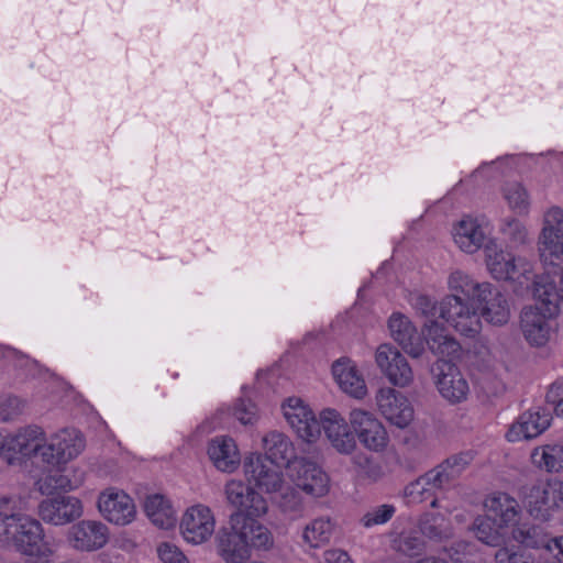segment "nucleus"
Wrapping results in <instances>:
<instances>
[{"label":"nucleus","instance_id":"nucleus-1","mask_svg":"<svg viewBox=\"0 0 563 563\" xmlns=\"http://www.w3.org/2000/svg\"><path fill=\"white\" fill-rule=\"evenodd\" d=\"M229 525L216 536L218 553L227 563H243L251 556L252 548L268 550L274 544L269 529L242 512L232 514Z\"/></svg>","mask_w":563,"mask_h":563},{"label":"nucleus","instance_id":"nucleus-2","mask_svg":"<svg viewBox=\"0 0 563 563\" xmlns=\"http://www.w3.org/2000/svg\"><path fill=\"white\" fill-rule=\"evenodd\" d=\"M0 542L13 545L21 554L38 560L52 558L59 547V541L46 534L38 520L24 514L16 519L0 521Z\"/></svg>","mask_w":563,"mask_h":563},{"label":"nucleus","instance_id":"nucleus-3","mask_svg":"<svg viewBox=\"0 0 563 563\" xmlns=\"http://www.w3.org/2000/svg\"><path fill=\"white\" fill-rule=\"evenodd\" d=\"M472 456L459 453L410 482L404 490L409 504H422L433 497L437 492L448 489L466 470Z\"/></svg>","mask_w":563,"mask_h":563},{"label":"nucleus","instance_id":"nucleus-4","mask_svg":"<svg viewBox=\"0 0 563 563\" xmlns=\"http://www.w3.org/2000/svg\"><path fill=\"white\" fill-rule=\"evenodd\" d=\"M474 301L461 296H445L439 303V317L465 336H475L481 331V319Z\"/></svg>","mask_w":563,"mask_h":563},{"label":"nucleus","instance_id":"nucleus-5","mask_svg":"<svg viewBox=\"0 0 563 563\" xmlns=\"http://www.w3.org/2000/svg\"><path fill=\"white\" fill-rule=\"evenodd\" d=\"M526 505L533 518L551 519L554 512L563 510V482L553 479L533 485L526 494Z\"/></svg>","mask_w":563,"mask_h":563},{"label":"nucleus","instance_id":"nucleus-6","mask_svg":"<svg viewBox=\"0 0 563 563\" xmlns=\"http://www.w3.org/2000/svg\"><path fill=\"white\" fill-rule=\"evenodd\" d=\"M85 449V440L76 429H63L42 448V462L58 467L78 456Z\"/></svg>","mask_w":563,"mask_h":563},{"label":"nucleus","instance_id":"nucleus-7","mask_svg":"<svg viewBox=\"0 0 563 563\" xmlns=\"http://www.w3.org/2000/svg\"><path fill=\"white\" fill-rule=\"evenodd\" d=\"M244 473L250 485L272 494L283 489L284 477L280 464L262 454H251L244 461Z\"/></svg>","mask_w":563,"mask_h":563},{"label":"nucleus","instance_id":"nucleus-8","mask_svg":"<svg viewBox=\"0 0 563 563\" xmlns=\"http://www.w3.org/2000/svg\"><path fill=\"white\" fill-rule=\"evenodd\" d=\"M434 371L437 388L445 400L455 405L467 399L468 383L455 364L441 360L435 363Z\"/></svg>","mask_w":563,"mask_h":563},{"label":"nucleus","instance_id":"nucleus-9","mask_svg":"<svg viewBox=\"0 0 563 563\" xmlns=\"http://www.w3.org/2000/svg\"><path fill=\"white\" fill-rule=\"evenodd\" d=\"M40 518L53 526H64L82 515V504L74 496L56 495L43 499L37 507Z\"/></svg>","mask_w":563,"mask_h":563},{"label":"nucleus","instance_id":"nucleus-10","mask_svg":"<svg viewBox=\"0 0 563 563\" xmlns=\"http://www.w3.org/2000/svg\"><path fill=\"white\" fill-rule=\"evenodd\" d=\"M350 422L360 442L366 449L378 452L386 448L388 443L387 431L373 413L354 409L350 413Z\"/></svg>","mask_w":563,"mask_h":563},{"label":"nucleus","instance_id":"nucleus-11","mask_svg":"<svg viewBox=\"0 0 563 563\" xmlns=\"http://www.w3.org/2000/svg\"><path fill=\"white\" fill-rule=\"evenodd\" d=\"M380 415L393 426L405 429L413 420V408L406 396L391 387L380 388L376 395Z\"/></svg>","mask_w":563,"mask_h":563},{"label":"nucleus","instance_id":"nucleus-12","mask_svg":"<svg viewBox=\"0 0 563 563\" xmlns=\"http://www.w3.org/2000/svg\"><path fill=\"white\" fill-rule=\"evenodd\" d=\"M284 417L299 438L312 442L320 435V420L300 398L291 397L283 405Z\"/></svg>","mask_w":563,"mask_h":563},{"label":"nucleus","instance_id":"nucleus-13","mask_svg":"<svg viewBox=\"0 0 563 563\" xmlns=\"http://www.w3.org/2000/svg\"><path fill=\"white\" fill-rule=\"evenodd\" d=\"M224 493L228 503L236 508L235 512H242L253 519L267 512L268 506L265 498L241 481H230L225 485Z\"/></svg>","mask_w":563,"mask_h":563},{"label":"nucleus","instance_id":"nucleus-14","mask_svg":"<svg viewBox=\"0 0 563 563\" xmlns=\"http://www.w3.org/2000/svg\"><path fill=\"white\" fill-rule=\"evenodd\" d=\"M109 540L107 526L96 520H81L70 527L68 541L78 551L92 552L103 548Z\"/></svg>","mask_w":563,"mask_h":563},{"label":"nucleus","instance_id":"nucleus-15","mask_svg":"<svg viewBox=\"0 0 563 563\" xmlns=\"http://www.w3.org/2000/svg\"><path fill=\"white\" fill-rule=\"evenodd\" d=\"M180 529L186 541L192 544L203 543L214 531L211 510L202 505L192 506L184 514Z\"/></svg>","mask_w":563,"mask_h":563},{"label":"nucleus","instance_id":"nucleus-16","mask_svg":"<svg viewBox=\"0 0 563 563\" xmlns=\"http://www.w3.org/2000/svg\"><path fill=\"white\" fill-rule=\"evenodd\" d=\"M556 313H549L539 306L523 308L520 317L521 331L525 339L533 346H543L550 339L552 327L551 318Z\"/></svg>","mask_w":563,"mask_h":563},{"label":"nucleus","instance_id":"nucleus-17","mask_svg":"<svg viewBox=\"0 0 563 563\" xmlns=\"http://www.w3.org/2000/svg\"><path fill=\"white\" fill-rule=\"evenodd\" d=\"M552 415L549 409L537 407L522 412L508 430V441L530 440L542 434L550 426Z\"/></svg>","mask_w":563,"mask_h":563},{"label":"nucleus","instance_id":"nucleus-18","mask_svg":"<svg viewBox=\"0 0 563 563\" xmlns=\"http://www.w3.org/2000/svg\"><path fill=\"white\" fill-rule=\"evenodd\" d=\"M98 508L108 521L118 526L130 523L136 514L132 498L115 489H108L99 496Z\"/></svg>","mask_w":563,"mask_h":563},{"label":"nucleus","instance_id":"nucleus-19","mask_svg":"<svg viewBox=\"0 0 563 563\" xmlns=\"http://www.w3.org/2000/svg\"><path fill=\"white\" fill-rule=\"evenodd\" d=\"M390 335L401 349L413 358L424 352L426 339L421 336L411 320L402 313H393L388 320Z\"/></svg>","mask_w":563,"mask_h":563},{"label":"nucleus","instance_id":"nucleus-20","mask_svg":"<svg viewBox=\"0 0 563 563\" xmlns=\"http://www.w3.org/2000/svg\"><path fill=\"white\" fill-rule=\"evenodd\" d=\"M321 428L338 452L349 454L355 449L356 441L354 434L338 411L333 409L323 410L320 415Z\"/></svg>","mask_w":563,"mask_h":563},{"label":"nucleus","instance_id":"nucleus-21","mask_svg":"<svg viewBox=\"0 0 563 563\" xmlns=\"http://www.w3.org/2000/svg\"><path fill=\"white\" fill-rule=\"evenodd\" d=\"M292 479L298 488L313 497L324 496L329 490V477L316 463L300 460L294 465Z\"/></svg>","mask_w":563,"mask_h":563},{"label":"nucleus","instance_id":"nucleus-22","mask_svg":"<svg viewBox=\"0 0 563 563\" xmlns=\"http://www.w3.org/2000/svg\"><path fill=\"white\" fill-rule=\"evenodd\" d=\"M483 505L485 514L495 520L498 527L507 528L520 518V505L507 493H493L485 498Z\"/></svg>","mask_w":563,"mask_h":563},{"label":"nucleus","instance_id":"nucleus-23","mask_svg":"<svg viewBox=\"0 0 563 563\" xmlns=\"http://www.w3.org/2000/svg\"><path fill=\"white\" fill-rule=\"evenodd\" d=\"M487 227L477 219L465 217L454 227L453 238L455 244L465 253L473 254L485 246L488 240Z\"/></svg>","mask_w":563,"mask_h":563},{"label":"nucleus","instance_id":"nucleus-24","mask_svg":"<svg viewBox=\"0 0 563 563\" xmlns=\"http://www.w3.org/2000/svg\"><path fill=\"white\" fill-rule=\"evenodd\" d=\"M8 453H20L24 456H40L45 444V433L37 426H29L13 434H7Z\"/></svg>","mask_w":563,"mask_h":563},{"label":"nucleus","instance_id":"nucleus-25","mask_svg":"<svg viewBox=\"0 0 563 563\" xmlns=\"http://www.w3.org/2000/svg\"><path fill=\"white\" fill-rule=\"evenodd\" d=\"M332 374L340 388L347 395L362 399L367 394L364 378L356 366L349 358H341L333 363Z\"/></svg>","mask_w":563,"mask_h":563},{"label":"nucleus","instance_id":"nucleus-26","mask_svg":"<svg viewBox=\"0 0 563 563\" xmlns=\"http://www.w3.org/2000/svg\"><path fill=\"white\" fill-rule=\"evenodd\" d=\"M208 455L221 472L232 473L240 465V453L233 439L217 437L209 442Z\"/></svg>","mask_w":563,"mask_h":563},{"label":"nucleus","instance_id":"nucleus-27","mask_svg":"<svg viewBox=\"0 0 563 563\" xmlns=\"http://www.w3.org/2000/svg\"><path fill=\"white\" fill-rule=\"evenodd\" d=\"M423 333L429 349L441 357H455L460 354L461 345L445 333V328L437 320L423 323Z\"/></svg>","mask_w":563,"mask_h":563},{"label":"nucleus","instance_id":"nucleus-28","mask_svg":"<svg viewBox=\"0 0 563 563\" xmlns=\"http://www.w3.org/2000/svg\"><path fill=\"white\" fill-rule=\"evenodd\" d=\"M533 297L537 300L536 306L548 310L549 313H558L559 303L562 302L561 288L551 272L536 277Z\"/></svg>","mask_w":563,"mask_h":563},{"label":"nucleus","instance_id":"nucleus-29","mask_svg":"<svg viewBox=\"0 0 563 563\" xmlns=\"http://www.w3.org/2000/svg\"><path fill=\"white\" fill-rule=\"evenodd\" d=\"M448 286L451 290L449 296H461L465 300L477 301V299H485V296L489 295L488 283L479 284L460 269L451 273Z\"/></svg>","mask_w":563,"mask_h":563},{"label":"nucleus","instance_id":"nucleus-30","mask_svg":"<svg viewBox=\"0 0 563 563\" xmlns=\"http://www.w3.org/2000/svg\"><path fill=\"white\" fill-rule=\"evenodd\" d=\"M482 307V316L486 321L495 325L508 322L510 309L505 296L489 284V295L485 299H477Z\"/></svg>","mask_w":563,"mask_h":563},{"label":"nucleus","instance_id":"nucleus-31","mask_svg":"<svg viewBox=\"0 0 563 563\" xmlns=\"http://www.w3.org/2000/svg\"><path fill=\"white\" fill-rule=\"evenodd\" d=\"M263 444L265 449V455H263V457H267L277 464L287 465L296 456L294 444L290 439L282 432H268L263 438Z\"/></svg>","mask_w":563,"mask_h":563},{"label":"nucleus","instance_id":"nucleus-32","mask_svg":"<svg viewBox=\"0 0 563 563\" xmlns=\"http://www.w3.org/2000/svg\"><path fill=\"white\" fill-rule=\"evenodd\" d=\"M532 464L547 473L563 472V444L548 443L537 446L531 452Z\"/></svg>","mask_w":563,"mask_h":563},{"label":"nucleus","instance_id":"nucleus-33","mask_svg":"<svg viewBox=\"0 0 563 563\" xmlns=\"http://www.w3.org/2000/svg\"><path fill=\"white\" fill-rule=\"evenodd\" d=\"M335 530V522L330 516L312 519L302 530V541L310 548L328 544Z\"/></svg>","mask_w":563,"mask_h":563},{"label":"nucleus","instance_id":"nucleus-34","mask_svg":"<svg viewBox=\"0 0 563 563\" xmlns=\"http://www.w3.org/2000/svg\"><path fill=\"white\" fill-rule=\"evenodd\" d=\"M538 251L545 266H560L563 262V234L541 230L538 238Z\"/></svg>","mask_w":563,"mask_h":563},{"label":"nucleus","instance_id":"nucleus-35","mask_svg":"<svg viewBox=\"0 0 563 563\" xmlns=\"http://www.w3.org/2000/svg\"><path fill=\"white\" fill-rule=\"evenodd\" d=\"M144 510L151 521L162 529H169L176 523L175 510L162 495L148 496L144 503Z\"/></svg>","mask_w":563,"mask_h":563},{"label":"nucleus","instance_id":"nucleus-36","mask_svg":"<svg viewBox=\"0 0 563 563\" xmlns=\"http://www.w3.org/2000/svg\"><path fill=\"white\" fill-rule=\"evenodd\" d=\"M84 483L82 473H51L37 481L38 490L42 494L51 495L56 490H73Z\"/></svg>","mask_w":563,"mask_h":563},{"label":"nucleus","instance_id":"nucleus-37","mask_svg":"<svg viewBox=\"0 0 563 563\" xmlns=\"http://www.w3.org/2000/svg\"><path fill=\"white\" fill-rule=\"evenodd\" d=\"M472 529L477 540L489 547H500L505 541V528L498 527L486 514L474 520Z\"/></svg>","mask_w":563,"mask_h":563},{"label":"nucleus","instance_id":"nucleus-38","mask_svg":"<svg viewBox=\"0 0 563 563\" xmlns=\"http://www.w3.org/2000/svg\"><path fill=\"white\" fill-rule=\"evenodd\" d=\"M511 538L525 548L544 549L549 534L539 526L522 523L514 527Z\"/></svg>","mask_w":563,"mask_h":563},{"label":"nucleus","instance_id":"nucleus-39","mask_svg":"<svg viewBox=\"0 0 563 563\" xmlns=\"http://www.w3.org/2000/svg\"><path fill=\"white\" fill-rule=\"evenodd\" d=\"M421 533L434 541H442L452 536L449 520L441 514H424L419 522Z\"/></svg>","mask_w":563,"mask_h":563},{"label":"nucleus","instance_id":"nucleus-40","mask_svg":"<svg viewBox=\"0 0 563 563\" xmlns=\"http://www.w3.org/2000/svg\"><path fill=\"white\" fill-rule=\"evenodd\" d=\"M395 356L396 362L394 365L387 366L385 376L394 386L407 387L413 380V371L401 353Z\"/></svg>","mask_w":563,"mask_h":563},{"label":"nucleus","instance_id":"nucleus-41","mask_svg":"<svg viewBox=\"0 0 563 563\" xmlns=\"http://www.w3.org/2000/svg\"><path fill=\"white\" fill-rule=\"evenodd\" d=\"M510 253L503 251L495 252L494 254H487V267L494 278L499 280H510L511 273H514V266L511 263Z\"/></svg>","mask_w":563,"mask_h":563},{"label":"nucleus","instance_id":"nucleus-42","mask_svg":"<svg viewBox=\"0 0 563 563\" xmlns=\"http://www.w3.org/2000/svg\"><path fill=\"white\" fill-rule=\"evenodd\" d=\"M500 232L512 246H521L530 242L526 224L516 218L504 219Z\"/></svg>","mask_w":563,"mask_h":563},{"label":"nucleus","instance_id":"nucleus-43","mask_svg":"<svg viewBox=\"0 0 563 563\" xmlns=\"http://www.w3.org/2000/svg\"><path fill=\"white\" fill-rule=\"evenodd\" d=\"M423 548V540L412 532H401L391 539V549L408 556L420 554Z\"/></svg>","mask_w":563,"mask_h":563},{"label":"nucleus","instance_id":"nucleus-44","mask_svg":"<svg viewBox=\"0 0 563 563\" xmlns=\"http://www.w3.org/2000/svg\"><path fill=\"white\" fill-rule=\"evenodd\" d=\"M504 197L509 207L519 214L528 212L529 196L527 190L519 183H510L504 187Z\"/></svg>","mask_w":563,"mask_h":563},{"label":"nucleus","instance_id":"nucleus-45","mask_svg":"<svg viewBox=\"0 0 563 563\" xmlns=\"http://www.w3.org/2000/svg\"><path fill=\"white\" fill-rule=\"evenodd\" d=\"M395 512L396 508L390 504L374 506L363 515L361 523L365 528L384 525L393 518Z\"/></svg>","mask_w":563,"mask_h":563},{"label":"nucleus","instance_id":"nucleus-46","mask_svg":"<svg viewBox=\"0 0 563 563\" xmlns=\"http://www.w3.org/2000/svg\"><path fill=\"white\" fill-rule=\"evenodd\" d=\"M411 305L417 313L426 318L424 323L437 320L435 317L439 313V307L430 297L426 295H415L411 298Z\"/></svg>","mask_w":563,"mask_h":563},{"label":"nucleus","instance_id":"nucleus-47","mask_svg":"<svg viewBox=\"0 0 563 563\" xmlns=\"http://www.w3.org/2000/svg\"><path fill=\"white\" fill-rule=\"evenodd\" d=\"M400 351L389 343L380 344L375 353V362L380 372L385 375L387 373V366L394 365L396 356L399 355Z\"/></svg>","mask_w":563,"mask_h":563},{"label":"nucleus","instance_id":"nucleus-48","mask_svg":"<svg viewBox=\"0 0 563 563\" xmlns=\"http://www.w3.org/2000/svg\"><path fill=\"white\" fill-rule=\"evenodd\" d=\"M496 563H533L530 554L518 551L515 548L504 547L495 553Z\"/></svg>","mask_w":563,"mask_h":563},{"label":"nucleus","instance_id":"nucleus-49","mask_svg":"<svg viewBox=\"0 0 563 563\" xmlns=\"http://www.w3.org/2000/svg\"><path fill=\"white\" fill-rule=\"evenodd\" d=\"M541 230L563 234V209L558 206H553L547 210L543 216Z\"/></svg>","mask_w":563,"mask_h":563},{"label":"nucleus","instance_id":"nucleus-50","mask_svg":"<svg viewBox=\"0 0 563 563\" xmlns=\"http://www.w3.org/2000/svg\"><path fill=\"white\" fill-rule=\"evenodd\" d=\"M360 465V475L371 482H377L385 475L384 468L378 461L363 457L357 461Z\"/></svg>","mask_w":563,"mask_h":563},{"label":"nucleus","instance_id":"nucleus-51","mask_svg":"<svg viewBox=\"0 0 563 563\" xmlns=\"http://www.w3.org/2000/svg\"><path fill=\"white\" fill-rule=\"evenodd\" d=\"M233 415L244 426L253 424L257 420V409L251 400H239Z\"/></svg>","mask_w":563,"mask_h":563},{"label":"nucleus","instance_id":"nucleus-52","mask_svg":"<svg viewBox=\"0 0 563 563\" xmlns=\"http://www.w3.org/2000/svg\"><path fill=\"white\" fill-rule=\"evenodd\" d=\"M280 509L289 515H298L302 509V501L300 496L292 488H287L279 499Z\"/></svg>","mask_w":563,"mask_h":563},{"label":"nucleus","instance_id":"nucleus-53","mask_svg":"<svg viewBox=\"0 0 563 563\" xmlns=\"http://www.w3.org/2000/svg\"><path fill=\"white\" fill-rule=\"evenodd\" d=\"M157 553L163 563H189L184 553L176 545L168 542L158 545Z\"/></svg>","mask_w":563,"mask_h":563},{"label":"nucleus","instance_id":"nucleus-54","mask_svg":"<svg viewBox=\"0 0 563 563\" xmlns=\"http://www.w3.org/2000/svg\"><path fill=\"white\" fill-rule=\"evenodd\" d=\"M24 402L16 396H8L0 402V413L4 420L13 419L22 412Z\"/></svg>","mask_w":563,"mask_h":563},{"label":"nucleus","instance_id":"nucleus-55","mask_svg":"<svg viewBox=\"0 0 563 563\" xmlns=\"http://www.w3.org/2000/svg\"><path fill=\"white\" fill-rule=\"evenodd\" d=\"M19 500L11 496H0V521H8V519H16L22 514L20 512Z\"/></svg>","mask_w":563,"mask_h":563},{"label":"nucleus","instance_id":"nucleus-56","mask_svg":"<svg viewBox=\"0 0 563 563\" xmlns=\"http://www.w3.org/2000/svg\"><path fill=\"white\" fill-rule=\"evenodd\" d=\"M511 263L514 266V273H511L510 280H519L521 277L526 280L531 278L532 264L526 257L512 255Z\"/></svg>","mask_w":563,"mask_h":563},{"label":"nucleus","instance_id":"nucleus-57","mask_svg":"<svg viewBox=\"0 0 563 563\" xmlns=\"http://www.w3.org/2000/svg\"><path fill=\"white\" fill-rule=\"evenodd\" d=\"M544 550H547L558 563H563V537L550 538Z\"/></svg>","mask_w":563,"mask_h":563},{"label":"nucleus","instance_id":"nucleus-58","mask_svg":"<svg viewBox=\"0 0 563 563\" xmlns=\"http://www.w3.org/2000/svg\"><path fill=\"white\" fill-rule=\"evenodd\" d=\"M322 563H352V561L345 551L331 549L324 552Z\"/></svg>","mask_w":563,"mask_h":563},{"label":"nucleus","instance_id":"nucleus-59","mask_svg":"<svg viewBox=\"0 0 563 563\" xmlns=\"http://www.w3.org/2000/svg\"><path fill=\"white\" fill-rule=\"evenodd\" d=\"M561 400H563V383L554 382L547 391L545 401L554 407Z\"/></svg>","mask_w":563,"mask_h":563},{"label":"nucleus","instance_id":"nucleus-60","mask_svg":"<svg viewBox=\"0 0 563 563\" xmlns=\"http://www.w3.org/2000/svg\"><path fill=\"white\" fill-rule=\"evenodd\" d=\"M416 563H449V562L443 559H438L434 556H427L424 559L417 561Z\"/></svg>","mask_w":563,"mask_h":563},{"label":"nucleus","instance_id":"nucleus-61","mask_svg":"<svg viewBox=\"0 0 563 563\" xmlns=\"http://www.w3.org/2000/svg\"><path fill=\"white\" fill-rule=\"evenodd\" d=\"M7 452L8 453V439L7 434H2L0 432V454Z\"/></svg>","mask_w":563,"mask_h":563},{"label":"nucleus","instance_id":"nucleus-62","mask_svg":"<svg viewBox=\"0 0 563 563\" xmlns=\"http://www.w3.org/2000/svg\"><path fill=\"white\" fill-rule=\"evenodd\" d=\"M558 416H563V399L553 407Z\"/></svg>","mask_w":563,"mask_h":563},{"label":"nucleus","instance_id":"nucleus-63","mask_svg":"<svg viewBox=\"0 0 563 563\" xmlns=\"http://www.w3.org/2000/svg\"><path fill=\"white\" fill-rule=\"evenodd\" d=\"M430 500V506L432 508H438L439 507V499L437 498V494L433 495V497H431Z\"/></svg>","mask_w":563,"mask_h":563},{"label":"nucleus","instance_id":"nucleus-64","mask_svg":"<svg viewBox=\"0 0 563 563\" xmlns=\"http://www.w3.org/2000/svg\"><path fill=\"white\" fill-rule=\"evenodd\" d=\"M60 563H78V562L74 561V560H67V561H64V562H60Z\"/></svg>","mask_w":563,"mask_h":563}]
</instances>
